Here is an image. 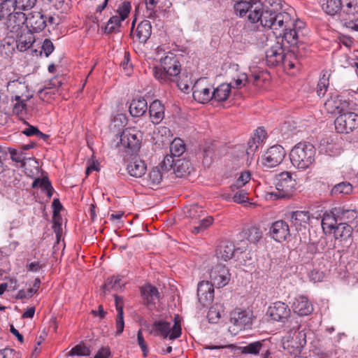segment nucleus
<instances>
[{
	"mask_svg": "<svg viewBox=\"0 0 358 358\" xmlns=\"http://www.w3.org/2000/svg\"><path fill=\"white\" fill-rule=\"evenodd\" d=\"M286 155L284 148L280 145H275L267 150L262 156V163L266 168H273L279 165Z\"/></svg>",
	"mask_w": 358,
	"mask_h": 358,
	"instance_id": "1a4fd4ad",
	"label": "nucleus"
},
{
	"mask_svg": "<svg viewBox=\"0 0 358 358\" xmlns=\"http://www.w3.org/2000/svg\"><path fill=\"white\" fill-rule=\"evenodd\" d=\"M236 260L242 265H250L253 261V253L249 250H241L240 248L236 249L235 253Z\"/></svg>",
	"mask_w": 358,
	"mask_h": 358,
	"instance_id": "49530a36",
	"label": "nucleus"
},
{
	"mask_svg": "<svg viewBox=\"0 0 358 358\" xmlns=\"http://www.w3.org/2000/svg\"><path fill=\"white\" fill-rule=\"evenodd\" d=\"M334 124L338 133L350 134L358 129V114L345 110L336 118Z\"/></svg>",
	"mask_w": 358,
	"mask_h": 358,
	"instance_id": "6e6552de",
	"label": "nucleus"
},
{
	"mask_svg": "<svg viewBox=\"0 0 358 358\" xmlns=\"http://www.w3.org/2000/svg\"><path fill=\"white\" fill-rule=\"evenodd\" d=\"M17 49L15 34L7 32L6 36L1 41L0 52L5 57H10Z\"/></svg>",
	"mask_w": 358,
	"mask_h": 358,
	"instance_id": "bb28decb",
	"label": "nucleus"
},
{
	"mask_svg": "<svg viewBox=\"0 0 358 358\" xmlns=\"http://www.w3.org/2000/svg\"><path fill=\"white\" fill-rule=\"evenodd\" d=\"M292 309L294 313L299 316L308 315L313 310V306L308 299L302 296L295 299L292 304Z\"/></svg>",
	"mask_w": 358,
	"mask_h": 358,
	"instance_id": "393cba45",
	"label": "nucleus"
},
{
	"mask_svg": "<svg viewBox=\"0 0 358 358\" xmlns=\"http://www.w3.org/2000/svg\"><path fill=\"white\" fill-rule=\"evenodd\" d=\"M24 22H26L25 14L22 11H17L6 18L4 24L8 32L15 34L22 30L27 29V27H24Z\"/></svg>",
	"mask_w": 358,
	"mask_h": 358,
	"instance_id": "a211bd4d",
	"label": "nucleus"
},
{
	"mask_svg": "<svg viewBox=\"0 0 358 358\" xmlns=\"http://www.w3.org/2000/svg\"><path fill=\"white\" fill-rule=\"evenodd\" d=\"M352 185L348 182H341L334 185L331 190V195L338 196L339 195H348L352 192Z\"/></svg>",
	"mask_w": 358,
	"mask_h": 358,
	"instance_id": "37998d69",
	"label": "nucleus"
},
{
	"mask_svg": "<svg viewBox=\"0 0 358 358\" xmlns=\"http://www.w3.org/2000/svg\"><path fill=\"white\" fill-rule=\"evenodd\" d=\"M198 301L202 307L208 306L214 299V286L208 281H201L197 287Z\"/></svg>",
	"mask_w": 358,
	"mask_h": 358,
	"instance_id": "f3484780",
	"label": "nucleus"
},
{
	"mask_svg": "<svg viewBox=\"0 0 358 358\" xmlns=\"http://www.w3.org/2000/svg\"><path fill=\"white\" fill-rule=\"evenodd\" d=\"M17 11L15 0H5L0 4V13L3 19L8 18Z\"/></svg>",
	"mask_w": 358,
	"mask_h": 358,
	"instance_id": "79ce46f5",
	"label": "nucleus"
},
{
	"mask_svg": "<svg viewBox=\"0 0 358 358\" xmlns=\"http://www.w3.org/2000/svg\"><path fill=\"white\" fill-rule=\"evenodd\" d=\"M150 117L152 123H160L164 118V106L159 100L153 101L149 108Z\"/></svg>",
	"mask_w": 358,
	"mask_h": 358,
	"instance_id": "cd10ccee",
	"label": "nucleus"
},
{
	"mask_svg": "<svg viewBox=\"0 0 358 358\" xmlns=\"http://www.w3.org/2000/svg\"><path fill=\"white\" fill-rule=\"evenodd\" d=\"M160 66H155L152 69L153 76L157 80L164 84L176 83L181 90L188 89L187 84L179 81L181 66L175 54L169 52L165 57L160 58Z\"/></svg>",
	"mask_w": 358,
	"mask_h": 358,
	"instance_id": "f03ea898",
	"label": "nucleus"
},
{
	"mask_svg": "<svg viewBox=\"0 0 358 358\" xmlns=\"http://www.w3.org/2000/svg\"><path fill=\"white\" fill-rule=\"evenodd\" d=\"M238 191L232 196L233 201L242 203L248 201V193L243 189H237Z\"/></svg>",
	"mask_w": 358,
	"mask_h": 358,
	"instance_id": "e2e57ef3",
	"label": "nucleus"
},
{
	"mask_svg": "<svg viewBox=\"0 0 358 358\" xmlns=\"http://www.w3.org/2000/svg\"><path fill=\"white\" fill-rule=\"evenodd\" d=\"M155 327L156 331L159 332L162 336L164 338L169 337L171 340L180 337L181 334L180 321L175 320L172 327L169 322L157 321L155 322Z\"/></svg>",
	"mask_w": 358,
	"mask_h": 358,
	"instance_id": "2eb2a0df",
	"label": "nucleus"
},
{
	"mask_svg": "<svg viewBox=\"0 0 358 358\" xmlns=\"http://www.w3.org/2000/svg\"><path fill=\"white\" fill-rule=\"evenodd\" d=\"M267 314L271 320L284 323L289 317L291 310L285 303L276 301L268 307Z\"/></svg>",
	"mask_w": 358,
	"mask_h": 358,
	"instance_id": "ddd939ff",
	"label": "nucleus"
},
{
	"mask_svg": "<svg viewBox=\"0 0 358 358\" xmlns=\"http://www.w3.org/2000/svg\"><path fill=\"white\" fill-rule=\"evenodd\" d=\"M259 355H261V358H273L269 341H266V344L264 345Z\"/></svg>",
	"mask_w": 358,
	"mask_h": 358,
	"instance_id": "338daca9",
	"label": "nucleus"
},
{
	"mask_svg": "<svg viewBox=\"0 0 358 358\" xmlns=\"http://www.w3.org/2000/svg\"><path fill=\"white\" fill-rule=\"evenodd\" d=\"M315 154L316 150L313 144L300 142L291 150L289 158L295 168L305 170L315 162Z\"/></svg>",
	"mask_w": 358,
	"mask_h": 358,
	"instance_id": "7ed1b4c3",
	"label": "nucleus"
},
{
	"mask_svg": "<svg viewBox=\"0 0 358 358\" xmlns=\"http://www.w3.org/2000/svg\"><path fill=\"white\" fill-rule=\"evenodd\" d=\"M295 55L289 50L284 57L282 64L284 68L288 69H297L299 66V62L296 58L294 57Z\"/></svg>",
	"mask_w": 358,
	"mask_h": 358,
	"instance_id": "09e8293b",
	"label": "nucleus"
},
{
	"mask_svg": "<svg viewBox=\"0 0 358 358\" xmlns=\"http://www.w3.org/2000/svg\"><path fill=\"white\" fill-rule=\"evenodd\" d=\"M194 99L200 103H206L213 100L212 86L205 79H199L192 87Z\"/></svg>",
	"mask_w": 358,
	"mask_h": 358,
	"instance_id": "9d476101",
	"label": "nucleus"
},
{
	"mask_svg": "<svg viewBox=\"0 0 358 358\" xmlns=\"http://www.w3.org/2000/svg\"><path fill=\"white\" fill-rule=\"evenodd\" d=\"M186 150V145L180 138H175L170 145V152L172 159L174 157H180Z\"/></svg>",
	"mask_w": 358,
	"mask_h": 358,
	"instance_id": "c03bdc74",
	"label": "nucleus"
},
{
	"mask_svg": "<svg viewBox=\"0 0 358 358\" xmlns=\"http://www.w3.org/2000/svg\"><path fill=\"white\" fill-rule=\"evenodd\" d=\"M230 277L229 269L222 264H217L213 267L210 273L211 283L217 287H223L227 285L230 280Z\"/></svg>",
	"mask_w": 358,
	"mask_h": 358,
	"instance_id": "dca6fc26",
	"label": "nucleus"
},
{
	"mask_svg": "<svg viewBox=\"0 0 358 358\" xmlns=\"http://www.w3.org/2000/svg\"><path fill=\"white\" fill-rule=\"evenodd\" d=\"M317 252V245L315 243H309L305 247V252L302 259H304L306 262H308L313 259Z\"/></svg>",
	"mask_w": 358,
	"mask_h": 358,
	"instance_id": "3c124183",
	"label": "nucleus"
},
{
	"mask_svg": "<svg viewBox=\"0 0 358 358\" xmlns=\"http://www.w3.org/2000/svg\"><path fill=\"white\" fill-rule=\"evenodd\" d=\"M295 55L299 56L301 57L306 56L308 52H307V47L303 43H299L297 45L295 46V51L294 52L293 48L290 50Z\"/></svg>",
	"mask_w": 358,
	"mask_h": 358,
	"instance_id": "69168bd1",
	"label": "nucleus"
},
{
	"mask_svg": "<svg viewBox=\"0 0 358 358\" xmlns=\"http://www.w3.org/2000/svg\"><path fill=\"white\" fill-rule=\"evenodd\" d=\"M147 109L148 103L143 97L134 99L129 105V113L134 117L142 116Z\"/></svg>",
	"mask_w": 358,
	"mask_h": 358,
	"instance_id": "473e14b6",
	"label": "nucleus"
},
{
	"mask_svg": "<svg viewBox=\"0 0 358 358\" xmlns=\"http://www.w3.org/2000/svg\"><path fill=\"white\" fill-rule=\"evenodd\" d=\"M141 292L144 303L148 306H155L159 300L160 296L157 288L150 284L143 286Z\"/></svg>",
	"mask_w": 358,
	"mask_h": 358,
	"instance_id": "b1692460",
	"label": "nucleus"
},
{
	"mask_svg": "<svg viewBox=\"0 0 358 358\" xmlns=\"http://www.w3.org/2000/svg\"><path fill=\"white\" fill-rule=\"evenodd\" d=\"M334 213V208L330 212L324 214L322 220V227L324 230L331 231L334 229L338 224V220Z\"/></svg>",
	"mask_w": 358,
	"mask_h": 358,
	"instance_id": "ea45409f",
	"label": "nucleus"
},
{
	"mask_svg": "<svg viewBox=\"0 0 358 358\" xmlns=\"http://www.w3.org/2000/svg\"><path fill=\"white\" fill-rule=\"evenodd\" d=\"M8 152L13 161L25 164V157L22 150L10 148Z\"/></svg>",
	"mask_w": 358,
	"mask_h": 358,
	"instance_id": "bf43d9fd",
	"label": "nucleus"
},
{
	"mask_svg": "<svg viewBox=\"0 0 358 358\" xmlns=\"http://www.w3.org/2000/svg\"><path fill=\"white\" fill-rule=\"evenodd\" d=\"M236 249L232 242L222 241L216 250V255L218 259L227 262L232 257H235Z\"/></svg>",
	"mask_w": 358,
	"mask_h": 358,
	"instance_id": "a878e982",
	"label": "nucleus"
},
{
	"mask_svg": "<svg viewBox=\"0 0 358 358\" xmlns=\"http://www.w3.org/2000/svg\"><path fill=\"white\" fill-rule=\"evenodd\" d=\"M131 3L128 1H123L118 7L117 11L119 14L118 16H120V17H122V20H125L130 11H131Z\"/></svg>",
	"mask_w": 358,
	"mask_h": 358,
	"instance_id": "5fc2aeb1",
	"label": "nucleus"
},
{
	"mask_svg": "<svg viewBox=\"0 0 358 358\" xmlns=\"http://www.w3.org/2000/svg\"><path fill=\"white\" fill-rule=\"evenodd\" d=\"M207 317L210 323H217L221 317V310L215 306H212L208 310Z\"/></svg>",
	"mask_w": 358,
	"mask_h": 358,
	"instance_id": "4d7b16f0",
	"label": "nucleus"
},
{
	"mask_svg": "<svg viewBox=\"0 0 358 358\" xmlns=\"http://www.w3.org/2000/svg\"><path fill=\"white\" fill-rule=\"evenodd\" d=\"M0 358H17V353L13 349L5 348L0 351Z\"/></svg>",
	"mask_w": 358,
	"mask_h": 358,
	"instance_id": "774afa93",
	"label": "nucleus"
},
{
	"mask_svg": "<svg viewBox=\"0 0 358 358\" xmlns=\"http://www.w3.org/2000/svg\"><path fill=\"white\" fill-rule=\"evenodd\" d=\"M41 48L42 50L40 51V55H41L42 52H43L46 57H49V55L53 52L55 49L52 42L48 38L43 41Z\"/></svg>",
	"mask_w": 358,
	"mask_h": 358,
	"instance_id": "0e129e2a",
	"label": "nucleus"
},
{
	"mask_svg": "<svg viewBox=\"0 0 358 358\" xmlns=\"http://www.w3.org/2000/svg\"><path fill=\"white\" fill-rule=\"evenodd\" d=\"M16 38L17 50L24 52L32 47L35 42V37L31 30L28 29L22 30L15 34Z\"/></svg>",
	"mask_w": 358,
	"mask_h": 358,
	"instance_id": "412c9836",
	"label": "nucleus"
},
{
	"mask_svg": "<svg viewBox=\"0 0 358 358\" xmlns=\"http://www.w3.org/2000/svg\"><path fill=\"white\" fill-rule=\"evenodd\" d=\"M244 237L250 243L256 244L262 238V233L259 228L251 227L243 231Z\"/></svg>",
	"mask_w": 358,
	"mask_h": 358,
	"instance_id": "a18cd8bd",
	"label": "nucleus"
},
{
	"mask_svg": "<svg viewBox=\"0 0 358 358\" xmlns=\"http://www.w3.org/2000/svg\"><path fill=\"white\" fill-rule=\"evenodd\" d=\"M269 233L271 237L278 242L284 241L290 236L289 225L282 220L272 223Z\"/></svg>",
	"mask_w": 358,
	"mask_h": 358,
	"instance_id": "aec40b11",
	"label": "nucleus"
},
{
	"mask_svg": "<svg viewBox=\"0 0 358 358\" xmlns=\"http://www.w3.org/2000/svg\"><path fill=\"white\" fill-rule=\"evenodd\" d=\"M203 213L202 208L197 204L190 206L187 211V215L192 219L199 218Z\"/></svg>",
	"mask_w": 358,
	"mask_h": 358,
	"instance_id": "6e6d98bb",
	"label": "nucleus"
},
{
	"mask_svg": "<svg viewBox=\"0 0 358 358\" xmlns=\"http://www.w3.org/2000/svg\"><path fill=\"white\" fill-rule=\"evenodd\" d=\"M33 188L40 187L43 191L45 192L48 198H50L53 194V188L51 182L48 178L44 177L42 178H36L31 185Z\"/></svg>",
	"mask_w": 358,
	"mask_h": 358,
	"instance_id": "a19ab883",
	"label": "nucleus"
},
{
	"mask_svg": "<svg viewBox=\"0 0 358 358\" xmlns=\"http://www.w3.org/2000/svg\"><path fill=\"white\" fill-rule=\"evenodd\" d=\"M334 212V215L336 217H337L338 223L348 224L349 222H352L357 217L358 215L357 210L344 209L342 207H335Z\"/></svg>",
	"mask_w": 358,
	"mask_h": 358,
	"instance_id": "7c9ffc66",
	"label": "nucleus"
},
{
	"mask_svg": "<svg viewBox=\"0 0 358 358\" xmlns=\"http://www.w3.org/2000/svg\"><path fill=\"white\" fill-rule=\"evenodd\" d=\"M310 216L308 211L296 210L291 214V222L296 229H301V227H306L308 224Z\"/></svg>",
	"mask_w": 358,
	"mask_h": 358,
	"instance_id": "c756f323",
	"label": "nucleus"
},
{
	"mask_svg": "<svg viewBox=\"0 0 358 358\" xmlns=\"http://www.w3.org/2000/svg\"><path fill=\"white\" fill-rule=\"evenodd\" d=\"M90 355V349L83 343L76 345L68 352L69 356H88Z\"/></svg>",
	"mask_w": 358,
	"mask_h": 358,
	"instance_id": "8fccbe9b",
	"label": "nucleus"
},
{
	"mask_svg": "<svg viewBox=\"0 0 358 358\" xmlns=\"http://www.w3.org/2000/svg\"><path fill=\"white\" fill-rule=\"evenodd\" d=\"M287 13L289 17V23H282V25L276 26L275 28L271 27H264L265 28L272 29L273 33L276 35L277 41H280L281 44H287V47L291 49L293 48L295 51V46L299 43V35L295 29V19L288 12H283Z\"/></svg>",
	"mask_w": 358,
	"mask_h": 358,
	"instance_id": "39448f33",
	"label": "nucleus"
},
{
	"mask_svg": "<svg viewBox=\"0 0 358 358\" xmlns=\"http://www.w3.org/2000/svg\"><path fill=\"white\" fill-rule=\"evenodd\" d=\"M127 283V281L120 276H111L106 279L103 285V292L118 291L121 289Z\"/></svg>",
	"mask_w": 358,
	"mask_h": 358,
	"instance_id": "72a5a7b5",
	"label": "nucleus"
},
{
	"mask_svg": "<svg viewBox=\"0 0 358 358\" xmlns=\"http://www.w3.org/2000/svg\"><path fill=\"white\" fill-rule=\"evenodd\" d=\"M122 21L124 20L118 15L111 17L105 27V31L107 33L115 31L120 27Z\"/></svg>",
	"mask_w": 358,
	"mask_h": 358,
	"instance_id": "603ef678",
	"label": "nucleus"
},
{
	"mask_svg": "<svg viewBox=\"0 0 358 358\" xmlns=\"http://www.w3.org/2000/svg\"><path fill=\"white\" fill-rule=\"evenodd\" d=\"M264 6L260 0H243L234 3V8L236 15L247 17L248 20L255 23L260 22L262 27H273L282 25V23H289V17L287 13H278V8H281V0H266Z\"/></svg>",
	"mask_w": 358,
	"mask_h": 358,
	"instance_id": "f257e3e1",
	"label": "nucleus"
},
{
	"mask_svg": "<svg viewBox=\"0 0 358 358\" xmlns=\"http://www.w3.org/2000/svg\"><path fill=\"white\" fill-rule=\"evenodd\" d=\"M330 73L327 71H323L317 86L318 96H324L329 85Z\"/></svg>",
	"mask_w": 358,
	"mask_h": 358,
	"instance_id": "de8ad7c7",
	"label": "nucleus"
},
{
	"mask_svg": "<svg viewBox=\"0 0 358 358\" xmlns=\"http://www.w3.org/2000/svg\"><path fill=\"white\" fill-rule=\"evenodd\" d=\"M231 84L222 83L213 90V100L222 102L226 101L231 93Z\"/></svg>",
	"mask_w": 358,
	"mask_h": 358,
	"instance_id": "c9c22d12",
	"label": "nucleus"
},
{
	"mask_svg": "<svg viewBox=\"0 0 358 358\" xmlns=\"http://www.w3.org/2000/svg\"><path fill=\"white\" fill-rule=\"evenodd\" d=\"M286 45L281 44L280 41L272 45L266 52V61L268 66H276L283 62L285 57Z\"/></svg>",
	"mask_w": 358,
	"mask_h": 358,
	"instance_id": "f8f14e48",
	"label": "nucleus"
},
{
	"mask_svg": "<svg viewBox=\"0 0 358 358\" xmlns=\"http://www.w3.org/2000/svg\"><path fill=\"white\" fill-rule=\"evenodd\" d=\"M141 135L136 128H127L120 135L121 144L132 151H136L140 146Z\"/></svg>",
	"mask_w": 358,
	"mask_h": 358,
	"instance_id": "4468645a",
	"label": "nucleus"
},
{
	"mask_svg": "<svg viewBox=\"0 0 358 358\" xmlns=\"http://www.w3.org/2000/svg\"><path fill=\"white\" fill-rule=\"evenodd\" d=\"M253 317L251 310L235 309L231 313L230 322L240 330L250 329Z\"/></svg>",
	"mask_w": 358,
	"mask_h": 358,
	"instance_id": "9b49d317",
	"label": "nucleus"
},
{
	"mask_svg": "<svg viewBox=\"0 0 358 358\" xmlns=\"http://www.w3.org/2000/svg\"><path fill=\"white\" fill-rule=\"evenodd\" d=\"M127 171L131 176L140 178L145 174L146 166L141 160L130 162L127 167Z\"/></svg>",
	"mask_w": 358,
	"mask_h": 358,
	"instance_id": "e433bc0d",
	"label": "nucleus"
},
{
	"mask_svg": "<svg viewBox=\"0 0 358 358\" xmlns=\"http://www.w3.org/2000/svg\"><path fill=\"white\" fill-rule=\"evenodd\" d=\"M358 13V0H343L341 17L347 20Z\"/></svg>",
	"mask_w": 358,
	"mask_h": 358,
	"instance_id": "f704fd0d",
	"label": "nucleus"
},
{
	"mask_svg": "<svg viewBox=\"0 0 358 358\" xmlns=\"http://www.w3.org/2000/svg\"><path fill=\"white\" fill-rule=\"evenodd\" d=\"M276 180V192H272L271 194V196H274L275 199L291 197L296 185V180L292 177V173L288 171L282 172L277 176Z\"/></svg>",
	"mask_w": 358,
	"mask_h": 358,
	"instance_id": "423d86ee",
	"label": "nucleus"
},
{
	"mask_svg": "<svg viewBox=\"0 0 358 358\" xmlns=\"http://www.w3.org/2000/svg\"><path fill=\"white\" fill-rule=\"evenodd\" d=\"M266 340H261L250 343L241 347L240 350L244 355H259L264 345L266 344Z\"/></svg>",
	"mask_w": 358,
	"mask_h": 358,
	"instance_id": "4c0bfd02",
	"label": "nucleus"
},
{
	"mask_svg": "<svg viewBox=\"0 0 358 358\" xmlns=\"http://www.w3.org/2000/svg\"><path fill=\"white\" fill-rule=\"evenodd\" d=\"M171 169L177 177H183L189 174L192 170V164L189 161L184 159H174Z\"/></svg>",
	"mask_w": 358,
	"mask_h": 358,
	"instance_id": "2f4dec72",
	"label": "nucleus"
},
{
	"mask_svg": "<svg viewBox=\"0 0 358 358\" xmlns=\"http://www.w3.org/2000/svg\"><path fill=\"white\" fill-rule=\"evenodd\" d=\"M352 227L347 223H338L334 229L336 239L347 240L351 236Z\"/></svg>",
	"mask_w": 358,
	"mask_h": 358,
	"instance_id": "58836bf2",
	"label": "nucleus"
},
{
	"mask_svg": "<svg viewBox=\"0 0 358 358\" xmlns=\"http://www.w3.org/2000/svg\"><path fill=\"white\" fill-rule=\"evenodd\" d=\"M322 10L330 15H342L343 0H320Z\"/></svg>",
	"mask_w": 358,
	"mask_h": 358,
	"instance_id": "c85d7f7f",
	"label": "nucleus"
},
{
	"mask_svg": "<svg viewBox=\"0 0 358 358\" xmlns=\"http://www.w3.org/2000/svg\"><path fill=\"white\" fill-rule=\"evenodd\" d=\"M251 174L249 171L242 172L240 176L236 180V182L231 186L232 191L238 189L243 187L250 180Z\"/></svg>",
	"mask_w": 358,
	"mask_h": 358,
	"instance_id": "864d4df0",
	"label": "nucleus"
},
{
	"mask_svg": "<svg viewBox=\"0 0 358 358\" xmlns=\"http://www.w3.org/2000/svg\"><path fill=\"white\" fill-rule=\"evenodd\" d=\"M8 90L13 94L11 101H15L13 107V113L21 117L27 112V101L30 100L33 94L29 93L28 85L24 82L11 80L8 83Z\"/></svg>",
	"mask_w": 358,
	"mask_h": 358,
	"instance_id": "20e7f679",
	"label": "nucleus"
},
{
	"mask_svg": "<svg viewBox=\"0 0 358 358\" xmlns=\"http://www.w3.org/2000/svg\"><path fill=\"white\" fill-rule=\"evenodd\" d=\"M147 9V17L153 18L156 15L155 8L159 0H144Z\"/></svg>",
	"mask_w": 358,
	"mask_h": 358,
	"instance_id": "052dcab7",
	"label": "nucleus"
},
{
	"mask_svg": "<svg viewBox=\"0 0 358 358\" xmlns=\"http://www.w3.org/2000/svg\"><path fill=\"white\" fill-rule=\"evenodd\" d=\"M348 103L343 101L337 94H332L324 103V107L329 113L341 114L346 110Z\"/></svg>",
	"mask_w": 358,
	"mask_h": 358,
	"instance_id": "4be33fe9",
	"label": "nucleus"
},
{
	"mask_svg": "<svg viewBox=\"0 0 358 358\" xmlns=\"http://www.w3.org/2000/svg\"><path fill=\"white\" fill-rule=\"evenodd\" d=\"M123 310L120 307L118 308V313L117 315L116 319V334L120 335L123 330L124 327V322L123 319Z\"/></svg>",
	"mask_w": 358,
	"mask_h": 358,
	"instance_id": "680f3d73",
	"label": "nucleus"
},
{
	"mask_svg": "<svg viewBox=\"0 0 358 358\" xmlns=\"http://www.w3.org/2000/svg\"><path fill=\"white\" fill-rule=\"evenodd\" d=\"M36 0H15L18 11L31 9L34 7Z\"/></svg>",
	"mask_w": 358,
	"mask_h": 358,
	"instance_id": "13d9d810",
	"label": "nucleus"
},
{
	"mask_svg": "<svg viewBox=\"0 0 358 358\" xmlns=\"http://www.w3.org/2000/svg\"><path fill=\"white\" fill-rule=\"evenodd\" d=\"M27 29L33 32H38L44 29L47 25V17L41 12H31L26 17Z\"/></svg>",
	"mask_w": 358,
	"mask_h": 358,
	"instance_id": "6ab92c4d",
	"label": "nucleus"
},
{
	"mask_svg": "<svg viewBox=\"0 0 358 358\" xmlns=\"http://www.w3.org/2000/svg\"><path fill=\"white\" fill-rule=\"evenodd\" d=\"M152 34V26L148 20H143L139 23L135 32H132L131 35L134 40L139 43H144L150 37Z\"/></svg>",
	"mask_w": 358,
	"mask_h": 358,
	"instance_id": "5701e85b",
	"label": "nucleus"
},
{
	"mask_svg": "<svg viewBox=\"0 0 358 358\" xmlns=\"http://www.w3.org/2000/svg\"><path fill=\"white\" fill-rule=\"evenodd\" d=\"M173 159L171 156H166L162 162L154 167L143 179L145 185L150 188L159 185L165 172L170 171L173 166Z\"/></svg>",
	"mask_w": 358,
	"mask_h": 358,
	"instance_id": "0eeeda50",
	"label": "nucleus"
}]
</instances>
